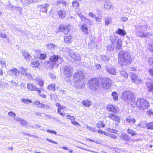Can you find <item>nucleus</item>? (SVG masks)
Segmentation results:
<instances>
[{"instance_id":"13d9d810","label":"nucleus","mask_w":153,"mask_h":153,"mask_svg":"<svg viewBox=\"0 0 153 153\" xmlns=\"http://www.w3.org/2000/svg\"><path fill=\"white\" fill-rule=\"evenodd\" d=\"M87 140L92 142H95V141L94 140H92L91 139H88Z\"/></svg>"},{"instance_id":"4468645a","label":"nucleus","mask_w":153,"mask_h":153,"mask_svg":"<svg viewBox=\"0 0 153 153\" xmlns=\"http://www.w3.org/2000/svg\"><path fill=\"white\" fill-rule=\"evenodd\" d=\"M80 28L81 31L84 34L87 35L89 33V30L86 24H84L82 25Z\"/></svg>"},{"instance_id":"6e6552de","label":"nucleus","mask_w":153,"mask_h":153,"mask_svg":"<svg viewBox=\"0 0 153 153\" xmlns=\"http://www.w3.org/2000/svg\"><path fill=\"white\" fill-rule=\"evenodd\" d=\"M27 88L29 91H36L38 92L39 95L42 97L45 98L46 95L45 94H41V90L37 88L36 86L32 84H27Z\"/></svg>"},{"instance_id":"5701e85b","label":"nucleus","mask_w":153,"mask_h":153,"mask_svg":"<svg viewBox=\"0 0 153 153\" xmlns=\"http://www.w3.org/2000/svg\"><path fill=\"white\" fill-rule=\"evenodd\" d=\"M120 138L122 140L125 141L129 140L130 138L129 136L125 133H122L120 135Z\"/></svg>"},{"instance_id":"7c9ffc66","label":"nucleus","mask_w":153,"mask_h":153,"mask_svg":"<svg viewBox=\"0 0 153 153\" xmlns=\"http://www.w3.org/2000/svg\"><path fill=\"white\" fill-rule=\"evenodd\" d=\"M104 8L106 10L113 9V6L109 3H106L104 5Z\"/></svg>"},{"instance_id":"f03ea898","label":"nucleus","mask_w":153,"mask_h":153,"mask_svg":"<svg viewBox=\"0 0 153 153\" xmlns=\"http://www.w3.org/2000/svg\"><path fill=\"white\" fill-rule=\"evenodd\" d=\"M131 59L129 55L123 53L119 56V62L122 65H127L131 63Z\"/></svg>"},{"instance_id":"aec40b11","label":"nucleus","mask_w":153,"mask_h":153,"mask_svg":"<svg viewBox=\"0 0 153 153\" xmlns=\"http://www.w3.org/2000/svg\"><path fill=\"white\" fill-rule=\"evenodd\" d=\"M30 65L33 68H39L40 65L38 61H33L31 62Z\"/></svg>"},{"instance_id":"09e8293b","label":"nucleus","mask_w":153,"mask_h":153,"mask_svg":"<svg viewBox=\"0 0 153 153\" xmlns=\"http://www.w3.org/2000/svg\"><path fill=\"white\" fill-rule=\"evenodd\" d=\"M21 70L22 71V73L23 74H24L25 73V75H27V74H26V71H27L26 69L24 68H21Z\"/></svg>"},{"instance_id":"423d86ee","label":"nucleus","mask_w":153,"mask_h":153,"mask_svg":"<svg viewBox=\"0 0 153 153\" xmlns=\"http://www.w3.org/2000/svg\"><path fill=\"white\" fill-rule=\"evenodd\" d=\"M122 98L125 101L133 102L135 99L134 94L130 91L124 92L122 94Z\"/></svg>"},{"instance_id":"f8f14e48","label":"nucleus","mask_w":153,"mask_h":153,"mask_svg":"<svg viewBox=\"0 0 153 153\" xmlns=\"http://www.w3.org/2000/svg\"><path fill=\"white\" fill-rule=\"evenodd\" d=\"M33 104L35 106H36L38 108L41 109H44L45 108H47V105L44 104L40 102L38 100H36L34 102H33Z\"/></svg>"},{"instance_id":"f257e3e1","label":"nucleus","mask_w":153,"mask_h":153,"mask_svg":"<svg viewBox=\"0 0 153 153\" xmlns=\"http://www.w3.org/2000/svg\"><path fill=\"white\" fill-rule=\"evenodd\" d=\"M89 88L93 86L95 89L99 88L103 89H108L111 85V80L108 78L102 79L100 84L97 78H93L89 79L87 83Z\"/></svg>"},{"instance_id":"39448f33","label":"nucleus","mask_w":153,"mask_h":153,"mask_svg":"<svg viewBox=\"0 0 153 153\" xmlns=\"http://www.w3.org/2000/svg\"><path fill=\"white\" fill-rule=\"evenodd\" d=\"M108 131L110 132L111 133H108L105 132L101 129H98L97 132L101 134H104L107 136H109L110 137L113 139H115L117 137V135L118 134V131L115 129H113L110 128L108 129Z\"/></svg>"},{"instance_id":"7ed1b4c3","label":"nucleus","mask_w":153,"mask_h":153,"mask_svg":"<svg viewBox=\"0 0 153 153\" xmlns=\"http://www.w3.org/2000/svg\"><path fill=\"white\" fill-rule=\"evenodd\" d=\"M135 104L136 107L142 110L146 109L149 105L148 102L142 98L138 99L135 102Z\"/></svg>"},{"instance_id":"c9c22d12","label":"nucleus","mask_w":153,"mask_h":153,"mask_svg":"<svg viewBox=\"0 0 153 153\" xmlns=\"http://www.w3.org/2000/svg\"><path fill=\"white\" fill-rule=\"evenodd\" d=\"M126 121L128 123H134L136 122V120L135 118H129L126 119Z\"/></svg>"},{"instance_id":"4d7b16f0","label":"nucleus","mask_w":153,"mask_h":153,"mask_svg":"<svg viewBox=\"0 0 153 153\" xmlns=\"http://www.w3.org/2000/svg\"><path fill=\"white\" fill-rule=\"evenodd\" d=\"M3 73V70L2 69H0V76L2 75Z\"/></svg>"},{"instance_id":"0e129e2a","label":"nucleus","mask_w":153,"mask_h":153,"mask_svg":"<svg viewBox=\"0 0 153 153\" xmlns=\"http://www.w3.org/2000/svg\"><path fill=\"white\" fill-rule=\"evenodd\" d=\"M47 140L49 142H51V143H52V142L53 141V140L49 139H47Z\"/></svg>"},{"instance_id":"a18cd8bd","label":"nucleus","mask_w":153,"mask_h":153,"mask_svg":"<svg viewBox=\"0 0 153 153\" xmlns=\"http://www.w3.org/2000/svg\"><path fill=\"white\" fill-rule=\"evenodd\" d=\"M71 123L73 125L77 126H80V124L75 121H71Z\"/></svg>"},{"instance_id":"864d4df0","label":"nucleus","mask_w":153,"mask_h":153,"mask_svg":"<svg viewBox=\"0 0 153 153\" xmlns=\"http://www.w3.org/2000/svg\"><path fill=\"white\" fill-rule=\"evenodd\" d=\"M89 15L91 17H94L95 15H94L92 13L90 12L89 13Z\"/></svg>"},{"instance_id":"6ab92c4d","label":"nucleus","mask_w":153,"mask_h":153,"mask_svg":"<svg viewBox=\"0 0 153 153\" xmlns=\"http://www.w3.org/2000/svg\"><path fill=\"white\" fill-rule=\"evenodd\" d=\"M130 76L131 79L133 82H137L139 81L138 77L135 74L133 73H131Z\"/></svg>"},{"instance_id":"8fccbe9b","label":"nucleus","mask_w":153,"mask_h":153,"mask_svg":"<svg viewBox=\"0 0 153 153\" xmlns=\"http://www.w3.org/2000/svg\"><path fill=\"white\" fill-rule=\"evenodd\" d=\"M149 72L150 75L153 77V69H149Z\"/></svg>"},{"instance_id":"c756f323","label":"nucleus","mask_w":153,"mask_h":153,"mask_svg":"<svg viewBox=\"0 0 153 153\" xmlns=\"http://www.w3.org/2000/svg\"><path fill=\"white\" fill-rule=\"evenodd\" d=\"M21 1L24 4L28 5L33 2V0H21Z\"/></svg>"},{"instance_id":"de8ad7c7","label":"nucleus","mask_w":153,"mask_h":153,"mask_svg":"<svg viewBox=\"0 0 153 153\" xmlns=\"http://www.w3.org/2000/svg\"><path fill=\"white\" fill-rule=\"evenodd\" d=\"M8 114L9 116L13 117H15L16 116L15 114L12 112H9Z\"/></svg>"},{"instance_id":"58836bf2","label":"nucleus","mask_w":153,"mask_h":153,"mask_svg":"<svg viewBox=\"0 0 153 153\" xmlns=\"http://www.w3.org/2000/svg\"><path fill=\"white\" fill-rule=\"evenodd\" d=\"M22 102L25 104L30 103L32 102L31 100L25 98H23L22 99Z\"/></svg>"},{"instance_id":"338daca9","label":"nucleus","mask_w":153,"mask_h":153,"mask_svg":"<svg viewBox=\"0 0 153 153\" xmlns=\"http://www.w3.org/2000/svg\"><path fill=\"white\" fill-rule=\"evenodd\" d=\"M80 18L81 19H82L83 18L85 19H86L85 18L84 16H81Z\"/></svg>"},{"instance_id":"a878e982","label":"nucleus","mask_w":153,"mask_h":153,"mask_svg":"<svg viewBox=\"0 0 153 153\" xmlns=\"http://www.w3.org/2000/svg\"><path fill=\"white\" fill-rule=\"evenodd\" d=\"M116 33L120 36H125L126 34V33L125 30L119 28L118 29Z\"/></svg>"},{"instance_id":"4c0bfd02","label":"nucleus","mask_w":153,"mask_h":153,"mask_svg":"<svg viewBox=\"0 0 153 153\" xmlns=\"http://www.w3.org/2000/svg\"><path fill=\"white\" fill-rule=\"evenodd\" d=\"M112 96H113V98L114 100H117L118 99V97L117 96V93L115 92L114 91L112 92Z\"/></svg>"},{"instance_id":"f704fd0d","label":"nucleus","mask_w":153,"mask_h":153,"mask_svg":"<svg viewBox=\"0 0 153 153\" xmlns=\"http://www.w3.org/2000/svg\"><path fill=\"white\" fill-rule=\"evenodd\" d=\"M37 84L40 87H43L44 84V82L42 79H39L37 80Z\"/></svg>"},{"instance_id":"052dcab7","label":"nucleus","mask_w":153,"mask_h":153,"mask_svg":"<svg viewBox=\"0 0 153 153\" xmlns=\"http://www.w3.org/2000/svg\"><path fill=\"white\" fill-rule=\"evenodd\" d=\"M131 71H136V69L134 68H133V67H132L131 68Z\"/></svg>"},{"instance_id":"72a5a7b5","label":"nucleus","mask_w":153,"mask_h":153,"mask_svg":"<svg viewBox=\"0 0 153 153\" xmlns=\"http://www.w3.org/2000/svg\"><path fill=\"white\" fill-rule=\"evenodd\" d=\"M72 7L75 8H77L79 6V2L76 1H73L72 2Z\"/></svg>"},{"instance_id":"69168bd1","label":"nucleus","mask_w":153,"mask_h":153,"mask_svg":"<svg viewBox=\"0 0 153 153\" xmlns=\"http://www.w3.org/2000/svg\"><path fill=\"white\" fill-rule=\"evenodd\" d=\"M100 19L98 17L96 18V21H99V20Z\"/></svg>"},{"instance_id":"e433bc0d","label":"nucleus","mask_w":153,"mask_h":153,"mask_svg":"<svg viewBox=\"0 0 153 153\" xmlns=\"http://www.w3.org/2000/svg\"><path fill=\"white\" fill-rule=\"evenodd\" d=\"M47 58V55L45 53H42L40 54L39 59L40 60H45Z\"/></svg>"},{"instance_id":"4be33fe9","label":"nucleus","mask_w":153,"mask_h":153,"mask_svg":"<svg viewBox=\"0 0 153 153\" xmlns=\"http://www.w3.org/2000/svg\"><path fill=\"white\" fill-rule=\"evenodd\" d=\"M96 127L99 128L98 129H100L101 128H104L105 127V125L103 121H98L96 124Z\"/></svg>"},{"instance_id":"774afa93","label":"nucleus","mask_w":153,"mask_h":153,"mask_svg":"<svg viewBox=\"0 0 153 153\" xmlns=\"http://www.w3.org/2000/svg\"><path fill=\"white\" fill-rule=\"evenodd\" d=\"M69 152L70 153H72L73 152L72 150H69Z\"/></svg>"},{"instance_id":"5fc2aeb1","label":"nucleus","mask_w":153,"mask_h":153,"mask_svg":"<svg viewBox=\"0 0 153 153\" xmlns=\"http://www.w3.org/2000/svg\"><path fill=\"white\" fill-rule=\"evenodd\" d=\"M1 37L3 38H6L7 37V36L6 34H2L1 36Z\"/></svg>"},{"instance_id":"c85d7f7f","label":"nucleus","mask_w":153,"mask_h":153,"mask_svg":"<svg viewBox=\"0 0 153 153\" xmlns=\"http://www.w3.org/2000/svg\"><path fill=\"white\" fill-rule=\"evenodd\" d=\"M146 127L148 129L153 130V122H150L147 123Z\"/></svg>"},{"instance_id":"f3484780","label":"nucleus","mask_w":153,"mask_h":153,"mask_svg":"<svg viewBox=\"0 0 153 153\" xmlns=\"http://www.w3.org/2000/svg\"><path fill=\"white\" fill-rule=\"evenodd\" d=\"M57 14L59 18L61 19H64L66 16V13L63 10H60L57 11Z\"/></svg>"},{"instance_id":"2eb2a0df","label":"nucleus","mask_w":153,"mask_h":153,"mask_svg":"<svg viewBox=\"0 0 153 153\" xmlns=\"http://www.w3.org/2000/svg\"><path fill=\"white\" fill-rule=\"evenodd\" d=\"M20 73V71L15 68H13L9 70V74L10 75H15V76H18Z\"/></svg>"},{"instance_id":"37998d69","label":"nucleus","mask_w":153,"mask_h":153,"mask_svg":"<svg viewBox=\"0 0 153 153\" xmlns=\"http://www.w3.org/2000/svg\"><path fill=\"white\" fill-rule=\"evenodd\" d=\"M24 58L26 59H28L30 58L31 56L28 53H25L24 54Z\"/></svg>"},{"instance_id":"3c124183","label":"nucleus","mask_w":153,"mask_h":153,"mask_svg":"<svg viewBox=\"0 0 153 153\" xmlns=\"http://www.w3.org/2000/svg\"><path fill=\"white\" fill-rule=\"evenodd\" d=\"M147 113L149 115L153 114V112L150 110H148Z\"/></svg>"},{"instance_id":"20e7f679","label":"nucleus","mask_w":153,"mask_h":153,"mask_svg":"<svg viewBox=\"0 0 153 153\" xmlns=\"http://www.w3.org/2000/svg\"><path fill=\"white\" fill-rule=\"evenodd\" d=\"M108 117L110 119L112 120L114 122L112 124V128H118L119 124L121 120V117L113 113H109L108 114Z\"/></svg>"},{"instance_id":"0eeeda50","label":"nucleus","mask_w":153,"mask_h":153,"mask_svg":"<svg viewBox=\"0 0 153 153\" xmlns=\"http://www.w3.org/2000/svg\"><path fill=\"white\" fill-rule=\"evenodd\" d=\"M70 28L71 27L69 25H65L63 24H61L58 27L56 33H59L61 32L66 34L69 32Z\"/></svg>"},{"instance_id":"412c9836","label":"nucleus","mask_w":153,"mask_h":153,"mask_svg":"<svg viewBox=\"0 0 153 153\" xmlns=\"http://www.w3.org/2000/svg\"><path fill=\"white\" fill-rule=\"evenodd\" d=\"M48 6L47 4L41 5L39 7L40 11L42 12H46L47 11V7Z\"/></svg>"},{"instance_id":"2f4dec72","label":"nucleus","mask_w":153,"mask_h":153,"mask_svg":"<svg viewBox=\"0 0 153 153\" xmlns=\"http://www.w3.org/2000/svg\"><path fill=\"white\" fill-rule=\"evenodd\" d=\"M64 74L67 77H69L71 76V72L67 69H65L64 71Z\"/></svg>"},{"instance_id":"c03bdc74","label":"nucleus","mask_w":153,"mask_h":153,"mask_svg":"<svg viewBox=\"0 0 153 153\" xmlns=\"http://www.w3.org/2000/svg\"><path fill=\"white\" fill-rule=\"evenodd\" d=\"M67 118L68 119L70 120H74L75 119V117L73 116H71L69 115H68L66 116Z\"/></svg>"},{"instance_id":"cd10ccee","label":"nucleus","mask_w":153,"mask_h":153,"mask_svg":"<svg viewBox=\"0 0 153 153\" xmlns=\"http://www.w3.org/2000/svg\"><path fill=\"white\" fill-rule=\"evenodd\" d=\"M61 4H62L64 6L67 5V2L64 0H59L56 2V5L58 6Z\"/></svg>"},{"instance_id":"bf43d9fd","label":"nucleus","mask_w":153,"mask_h":153,"mask_svg":"<svg viewBox=\"0 0 153 153\" xmlns=\"http://www.w3.org/2000/svg\"><path fill=\"white\" fill-rule=\"evenodd\" d=\"M96 66L97 67V68H101V65L99 64H97L96 65Z\"/></svg>"},{"instance_id":"9b49d317","label":"nucleus","mask_w":153,"mask_h":153,"mask_svg":"<svg viewBox=\"0 0 153 153\" xmlns=\"http://www.w3.org/2000/svg\"><path fill=\"white\" fill-rule=\"evenodd\" d=\"M84 77L82 71H79L75 73L74 78L79 82L84 79Z\"/></svg>"},{"instance_id":"393cba45","label":"nucleus","mask_w":153,"mask_h":153,"mask_svg":"<svg viewBox=\"0 0 153 153\" xmlns=\"http://www.w3.org/2000/svg\"><path fill=\"white\" fill-rule=\"evenodd\" d=\"M128 74L126 71L122 70L120 71V77L121 78H126L128 76Z\"/></svg>"},{"instance_id":"a19ab883","label":"nucleus","mask_w":153,"mask_h":153,"mask_svg":"<svg viewBox=\"0 0 153 153\" xmlns=\"http://www.w3.org/2000/svg\"><path fill=\"white\" fill-rule=\"evenodd\" d=\"M17 121H18L22 126H25L27 124V122L23 119H20L17 120Z\"/></svg>"},{"instance_id":"dca6fc26","label":"nucleus","mask_w":153,"mask_h":153,"mask_svg":"<svg viewBox=\"0 0 153 153\" xmlns=\"http://www.w3.org/2000/svg\"><path fill=\"white\" fill-rule=\"evenodd\" d=\"M72 36L71 34L65 35L64 37V40L65 43L68 44L72 41Z\"/></svg>"},{"instance_id":"473e14b6","label":"nucleus","mask_w":153,"mask_h":153,"mask_svg":"<svg viewBox=\"0 0 153 153\" xmlns=\"http://www.w3.org/2000/svg\"><path fill=\"white\" fill-rule=\"evenodd\" d=\"M122 42L121 40H118L117 42V48L120 49L121 48L122 45Z\"/></svg>"},{"instance_id":"6e6d98bb","label":"nucleus","mask_w":153,"mask_h":153,"mask_svg":"<svg viewBox=\"0 0 153 153\" xmlns=\"http://www.w3.org/2000/svg\"><path fill=\"white\" fill-rule=\"evenodd\" d=\"M137 126L139 128H140L141 127H142V124L141 123H140L137 125Z\"/></svg>"},{"instance_id":"79ce46f5","label":"nucleus","mask_w":153,"mask_h":153,"mask_svg":"<svg viewBox=\"0 0 153 153\" xmlns=\"http://www.w3.org/2000/svg\"><path fill=\"white\" fill-rule=\"evenodd\" d=\"M46 46L47 48L49 49L54 48L55 46V45L53 43L48 44Z\"/></svg>"},{"instance_id":"a211bd4d","label":"nucleus","mask_w":153,"mask_h":153,"mask_svg":"<svg viewBox=\"0 0 153 153\" xmlns=\"http://www.w3.org/2000/svg\"><path fill=\"white\" fill-rule=\"evenodd\" d=\"M82 103L84 106L86 107H89L92 105L91 102L88 100H83Z\"/></svg>"},{"instance_id":"1a4fd4ad","label":"nucleus","mask_w":153,"mask_h":153,"mask_svg":"<svg viewBox=\"0 0 153 153\" xmlns=\"http://www.w3.org/2000/svg\"><path fill=\"white\" fill-rule=\"evenodd\" d=\"M55 105L58 108V113L63 117L65 115V112L66 111V107L62 106L59 103H56Z\"/></svg>"},{"instance_id":"49530a36","label":"nucleus","mask_w":153,"mask_h":153,"mask_svg":"<svg viewBox=\"0 0 153 153\" xmlns=\"http://www.w3.org/2000/svg\"><path fill=\"white\" fill-rule=\"evenodd\" d=\"M47 131L48 132L51 133V134H55L56 135L57 134L56 132L54 131H52V130H51L49 129H48V130H47Z\"/></svg>"},{"instance_id":"680f3d73","label":"nucleus","mask_w":153,"mask_h":153,"mask_svg":"<svg viewBox=\"0 0 153 153\" xmlns=\"http://www.w3.org/2000/svg\"><path fill=\"white\" fill-rule=\"evenodd\" d=\"M62 149H65L66 150H68V148L65 147H62Z\"/></svg>"},{"instance_id":"e2e57ef3","label":"nucleus","mask_w":153,"mask_h":153,"mask_svg":"<svg viewBox=\"0 0 153 153\" xmlns=\"http://www.w3.org/2000/svg\"><path fill=\"white\" fill-rule=\"evenodd\" d=\"M36 115L39 116H41V114L39 113H36Z\"/></svg>"},{"instance_id":"bb28decb","label":"nucleus","mask_w":153,"mask_h":153,"mask_svg":"<svg viewBox=\"0 0 153 153\" xmlns=\"http://www.w3.org/2000/svg\"><path fill=\"white\" fill-rule=\"evenodd\" d=\"M49 90L54 91L55 90V84L54 83H51L49 84L47 87Z\"/></svg>"},{"instance_id":"b1692460","label":"nucleus","mask_w":153,"mask_h":153,"mask_svg":"<svg viewBox=\"0 0 153 153\" xmlns=\"http://www.w3.org/2000/svg\"><path fill=\"white\" fill-rule=\"evenodd\" d=\"M127 132L128 134L130 135L131 136H134L137 134V133L133 130L130 128L127 129Z\"/></svg>"},{"instance_id":"9d476101","label":"nucleus","mask_w":153,"mask_h":153,"mask_svg":"<svg viewBox=\"0 0 153 153\" xmlns=\"http://www.w3.org/2000/svg\"><path fill=\"white\" fill-rule=\"evenodd\" d=\"M59 59V56L58 55H53L50 57L49 58V61L53 63L51 65V66L50 67V68L52 69L54 68L56 63L58 61Z\"/></svg>"},{"instance_id":"ddd939ff","label":"nucleus","mask_w":153,"mask_h":153,"mask_svg":"<svg viewBox=\"0 0 153 153\" xmlns=\"http://www.w3.org/2000/svg\"><path fill=\"white\" fill-rule=\"evenodd\" d=\"M106 110L110 112L117 113L118 110L116 107L112 104H108L106 107Z\"/></svg>"},{"instance_id":"ea45409f","label":"nucleus","mask_w":153,"mask_h":153,"mask_svg":"<svg viewBox=\"0 0 153 153\" xmlns=\"http://www.w3.org/2000/svg\"><path fill=\"white\" fill-rule=\"evenodd\" d=\"M108 71L109 73L112 75H114L115 74V71L114 68H110L108 69Z\"/></svg>"},{"instance_id":"603ef678","label":"nucleus","mask_w":153,"mask_h":153,"mask_svg":"<svg viewBox=\"0 0 153 153\" xmlns=\"http://www.w3.org/2000/svg\"><path fill=\"white\" fill-rule=\"evenodd\" d=\"M110 20L109 19H106V20L105 22V24L106 25H108L110 22Z\"/></svg>"}]
</instances>
